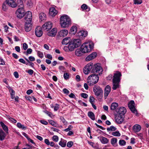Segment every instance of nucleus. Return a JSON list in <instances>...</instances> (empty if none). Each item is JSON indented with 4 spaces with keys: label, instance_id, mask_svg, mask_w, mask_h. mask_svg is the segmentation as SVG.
Listing matches in <instances>:
<instances>
[{
    "label": "nucleus",
    "instance_id": "dca6fc26",
    "mask_svg": "<svg viewBox=\"0 0 149 149\" xmlns=\"http://www.w3.org/2000/svg\"><path fill=\"white\" fill-rule=\"evenodd\" d=\"M97 55V54L95 52H93L88 56L86 58V61H90L94 58Z\"/></svg>",
    "mask_w": 149,
    "mask_h": 149
},
{
    "label": "nucleus",
    "instance_id": "0eeeda50",
    "mask_svg": "<svg viewBox=\"0 0 149 149\" xmlns=\"http://www.w3.org/2000/svg\"><path fill=\"white\" fill-rule=\"evenodd\" d=\"M93 91L95 94L97 96L102 95L103 93L102 89L97 85L94 86L93 88Z\"/></svg>",
    "mask_w": 149,
    "mask_h": 149
},
{
    "label": "nucleus",
    "instance_id": "393cba45",
    "mask_svg": "<svg viewBox=\"0 0 149 149\" xmlns=\"http://www.w3.org/2000/svg\"><path fill=\"white\" fill-rule=\"evenodd\" d=\"M71 40L70 38L66 37L62 40L61 43L62 45H66L68 43H70Z\"/></svg>",
    "mask_w": 149,
    "mask_h": 149
},
{
    "label": "nucleus",
    "instance_id": "412c9836",
    "mask_svg": "<svg viewBox=\"0 0 149 149\" xmlns=\"http://www.w3.org/2000/svg\"><path fill=\"white\" fill-rule=\"evenodd\" d=\"M111 88L109 85L106 86L104 91V97L106 99L111 91Z\"/></svg>",
    "mask_w": 149,
    "mask_h": 149
},
{
    "label": "nucleus",
    "instance_id": "774afa93",
    "mask_svg": "<svg viewBox=\"0 0 149 149\" xmlns=\"http://www.w3.org/2000/svg\"><path fill=\"white\" fill-rule=\"evenodd\" d=\"M45 143L47 145H49L50 142L47 139H45L44 140Z\"/></svg>",
    "mask_w": 149,
    "mask_h": 149
},
{
    "label": "nucleus",
    "instance_id": "39448f33",
    "mask_svg": "<svg viewBox=\"0 0 149 149\" xmlns=\"http://www.w3.org/2000/svg\"><path fill=\"white\" fill-rule=\"evenodd\" d=\"M99 79V77L97 74L93 73L88 77L87 82L89 85L92 86L96 84Z\"/></svg>",
    "mask_w": 149,
    "mask_h": 149
},
{
    "label": "nucleus",
    "instance_id": "2eb2a0df",
    "mask_svg": "<svg viewBox=\"0 0 149 149\" xmlns=\"http://www.w3.org/2000/svg\"><path fill=\"white\" fill-rule=\"evenodd\" d=\"M32 24L31 22L26 21L25 25V29L26 31L29 32L31 29Z\"/></svg>",
    "mask_w": 149,
    "mask_h": 149
},
{
    "label": "nucleus",
    "instance_id": "864d4df0",
    "mask_svg": "<svg viewBox=\"0 0 149 149\" xmlns=\"http://www.w3.org/2000/svg\"><path fill=\"white\" fill-rule=\"evenodd\" d=\"M26 4L27 5L29 6H31L33 4V3L31 0H28L27 1Z\"/></svg>",
    "mask_w": 149,
    "mask_h": 149
},
{
    "label": "nucleus",
    "instance_id": "4468645a",
    "mask_svg": "<svg viewBox=\"0 0 149 149\" xmlns=\"http://www.w3.org/2000/svg\"><path fill=\"white\" fill-rule=\"evenodd\" d=\"M115 120L117 123L121 124L123 121V116L116 114L115 116Z\"/></svg>",
    "mask_w": 149,
    "mask_h": 149
},
{
    "label": "nucleus",
    "instance_id": "5fc2aeb1",
    "mask_svg": "<svg viewBox=\"0 0 149 149\" xmlns=\"http://www.w3.org/2000/svg\"><path fill=\"white\" fill-rule=\"evenodd\" d=\"M81 97L85 99L88 96L87 94L84 93H81Z\"/></svg>",
    "mask_w": 149,
    "mask_h": 149
},
{
    "label": "nucleus",
    "instance_id": "72a5a7b5",
    "mask_svg": "<svg viewBox=\"0 0 149 149\" xmlns=\"http://www.w3.org/2000/svg\"><path fill=\"white\" fill-rule=\"evenodd\" d=\"M66 141L61 139L59 143V144L63 147H65L66 145Z\"/></svg>",
    "mask_w": 149,
    "mask_h": 149
},
{
    "label": "nucleus",
    "instance_id": "6e6552de",
    "mask_svg": "<svg viewBox=\"0 0 149 149\" xmlns=\"http://www.w3.org/2000/svg\"><path fill=\"white\" fill-rule=\"evenodd\" d=\"M52 26L53 24L51 22H48L42 25V28L44 30L48 31L52 29Z\"/></svg>",
    "mask_w": 149,
    "mask_h": 149
},
{
    "label": "nucleus",
    "instance_id": "e2e57ef3",
    "mask_svg": "<svg viewBox=\"0 0 149 149\" xmlns=\"http://www.w3.org/2000/svg\"><path fill=\"white\" fill-rule=\"evenodd\" d=\"M19 61L20 62L22 63H23V64H26V65H28L27 63H26V62L25 61V60L24 59H23L22 58H20V59H19Z\"/></svg>",
    "mask_w": 149,
    "mask_h": 149
},
{
    "label": "nucleus",
    "instance_id": "f704fd0d",
    "mask_svg": "<svg viewBox=\"0 0 149 149\" xmlns=\"http://www.w3.org/2000/svg\"><path fill=\"white\" fill-rule=\"evenodd\" d=\"M88 116L93 120H95V116L94 113L92 112H89L88 113Z\"/></svg>",
    "mask_w": 149,
    "mask_h": 149
},
{
    "label": "nucleus",
    "instance_id": "69168bd1",
    "mask_svg": "<svg viewBox=\"0 0 149 149\" xmlns=\"http://www.w3.org/2000/svg\"><path fill=\"white\" fill-rule=\"evenodd\" d=\"M44 112L47 114L49 116H50L52 115V113L51 112H49L48 111L45 110L43 111Z\"/></svg>",
    "mask_w": 149,
    "mask_h": 149
},
{
    "label": "nucleus",
    "instance_id": "c9c22d12",
    "mask_svg": "<svg viewBox=\"0 0 149 149\" xmlns=\"http://www.w3.org/2000/svg\"><path fill=\"white\" fill-rule=\"evenodd\" d=\"M49 123L51 125L54 127H57L58 126L57 123L52 120H49Z\"/></svg>",
    "mask_w": 149,
    "mask_h": 149
},
{
    "label": "nucleus",
    "instance_id": "6ab92c4d",
    "mask_svg": "<svg viewBox=\"0 0 149 149\" xmlns=\"http://www.w3.org/2000/svg\"><path fill=\"white\" fill-rule=\"evenodd\" d=\"M5 3L12 8H15L16 7V3L14 0H6Z\"/></svg>",
    "mask_w": 149,
    "mask_h": 149
},
{
    "label": "nucleus",
    "instance_id": "7ed1b4c3",
    "mask_svg": "<svg viewBox=\"0 0 149 149\" xmlns=\"http://www.w3.org/2000/svg\"><path fill=\"white\" fill-rule=\"evenodd\" d=\"M94 44L91 41L85 42L81 46V48L84 53L91 52L93 49Z\"/></svg>",
    "mask_w": 149,
    "mask_h": 149
},
{
    "label": "nucleus",
    "instance_id": "a18cd8bd",
    "mask_svg": "<svg viewBox=\"0 0 149 149\" xmlns=\"http://www.w3.org/2000/svg\"><path fill=\"white\" fill-rule=\"evenodd\" d=\"M7 118H8L11 122L14 123H16L17 122V120L14 119V118H11L10 116H7Z\"/></svg>",
    "mask_w": 149,
    "mask_h": 149
},
{
    "label": "nucleus",
    "instance_id": "f03ea898",
    "mask_svg": "<svg viewBox=\"0 0 149 149\" xmlns=\"http://www.w3.org/2000/svg\"><path fill=\"white\" fill-rule=\"evenodd\" d=\"M61 27L65 28L69 27L71 24V20L70 17L66 15L61 16L60 19Z\"/></svg>",
    "mask_w": 149,
    "mask_h": 149
},
{
    "label": "nucleus",
    "instance_id": "473e14b6",
    "mask_svg": "<svg viewBox=\"0 0 149 149\" xmlns=\"http://www.w3.org/2000/svg\"><path fill=\"white\" fill-rule=\"evenodd\" d=\"M0 124L4 131H5L6 132L8 133V127L2 122H0Z\"/></svg>",
    "mask_w": 149,
    "mask_h": 149
},
{
    "label": "nucleus",
    "instance_id": "09e8293b",
    "mask_svg": "<svg viewBox=\"0 0 149 149\" xmlns=\"http://www.w3.org/2000/svg\"><path fill=\"white\" fill-rule=\"evenodd\" d=\"M6 3L5 2L4 3L2 6V9L4 11H6L7 9V7L6 5Z\"/></svg>",
    "mask_w": 149,
    "mask_h": 149
},
{
    "label": "nucleus",
    "instance_id": "6e6d98bb",
    "mask_svg": "<svg viewBox=\"0 0 149 149\" xmlns=\"http://www.w3.org/2000/svg\"><path fill=\"white\" fill-rule=\"evenodd\" d=\"M59 105L58 104H56L54 108V111H56L59 109Z\"/></svg>",
    "mask_w": 149,
    "mask_h": 149
},
{
    "label": "nucleus",
    "instance_id": "58836bf2",
    "mask_svg": "<svg viewBox=\"0 0 149 149\" xmlns=\"http://www.w3.org/2000/svg\"><path fill=\"white\" fill-rule=\"evenodd\" d=\"M116 130V128L113 126H111L110 127H108L107 130L108 131H114Z\"/></svg>",
    "mask_w": 149,
    "mask_h": 149
},
{
    "label": "nucleus",
    "instance_id": "9d476101",
    "mask_svg": "<svg viewBox=\"0 0 149 149\" xmlns=\"http://www.w3.org/2000/svg\"><path fill=\"white\" fill-rule=\"evenodd\" d=\"M134 104V101H131L129 102L128 104V107L133 113L136 115H137V111L135 108Z\"/></svg>",
    "mask_w": 149,
    "mask_h": 149
},
{
    "label": "nucleus",
    "instance_id": "c03bdc74",
    "mask_svg": "<svg viewBox=\"0 0 149 149\" xmlns=\"http://www.w3.org/2000/svg\"><path fill=\"white\" fill-rule=\"evenodd\" d=\"M119 143L120 145L122 146L125 145L126 142L123 140H120L119 141Z\"/></svg>",
    "mask_w": 149,
    "mask_h": 149
},
{
    "label": "nucleus",
    "instance_id": "338daca9",
    "mask_svg": "<svg viewBox=\"0 0 149 149\" xmlns=\"http://www.w3.org/2000/svg\"><path fill=\"white\" fill-rule=\"evenodd\" d=\"M25 60L27 61L30 63L29 65L32 67H33L34 66V64L33 63H32L30 62V61L27 58H25Z\"/></svg>",
    "mask_w": 149,
    "mask_h": 149
},
{
    "label": "nucleus",
    "instance_id": "20e7f679",
    "mask_svg": "<svg viewBox=\"0 0 149 149\" xmlns=\"http://www.w3.org/2000/svg\"><path fill=\"white\" fill-rule=\"evenodd\" d=\"M121 73L119 71H117L114 74L113 79V86L112 88L116 90L119 87V83L121 76Z\"/></svg>",
    "mask_w": 149,
    "mask_h": 149
},
{
    "label": "nucleus",
    "instance_id": "a211bd4d",
    "mask_svg": "<svg viewBox=\"0 0 149 149\" xmlns=\"http://www.w3.org/2000/svg\"><path fill=\"white\" fill-rule=\"evenodd\" d=\"M68 33V30L65 29H63L58 32V36L60 37H64L66 36Z\"/></svg>",
    "mask_w": 149,
    "mask_h": 149
},
{
    "label": "nucleus",
    "instance_id": "f3484780",
    "mask_svg": "<svg viewBox=\"0 0 149 149\" xmlns=\"http://www.w3.org/2000/svg\"><path fill=\"white\" fill-rule=\"evenodd\" d=\"M26 16L25 17V19L26 21L31 22L32 20V15L31 13L29 11H27L25 13Z\"/></svg>",
    "mask_w": 149,
    "mask_h": 149
},
{
    "label": "nucleus",
    "instance_id": "a878e982",
    "mask_svg": "<svg viewBox=\"0 0 149 149\" xmlns=\"http://www.w3.org/2000/svg\"><path fill=\"white\" fill-rule=\"evenodd\" d=\"M98 138L99 139L102 143L107 144L109 142V140L107 138L103 136L98 137Z\"/></svg>",
    "mask_w": 149,
    "mask_h": 149
},
{
    "label": "nucleus",
    "instance_id": "4c0bfd02",
    "mask_svg": "<svg viewBox=\"0 0 149 149\" xmlns=\"http://www.w3.org/2000/svg\"><path fill=\"white\" fill-rule=\"evenodd\" d=\"M117 142V139L116 138L112 139L111 140V143L114 146H116Z\"/></svg>",
    "mask_w": 149,
    "mask_h": 149
},
{
    "label": "nucleus",
    "instance_id": "ea45409f",
    "mask_svg": "<svg viewBox=\"0 0 149 149\" xmlns=\"http://www.w3.org/2000/svg\"><path fill=\"white\" fill-rule=\"evenodd\" d=\"M10 92L11 98L13 99L15 97V91L14 90H13L12 89H11V88L10 89Z\"/></svg>",
    "mask_w": 149,
    "mask_h": 149
},
{
    "label": "nucleus",
    "instance_id": "4d7b16f0",
    "mask_svg": "<svg viewBox=\"0 0 149 149\" xmlns=\"http://www.w3.org/2000/svg\"><path fill=\"white\" fill-rule=\"evenodd\" d=\"M142 2L141 0H134V3L136 4H140Z\"/></svg>",
    "mask_w": 149,
    "mask_h": 149
},
{
    "label": "nucleus",
    "instance_id": "37998d69",
    "mask_svg": "<svg viewBox=\"0 0 149 149\" xmlns=\"http://www.w3.org/2000/svg\"><path fill=\"white\" fill-rule=\"evenodd\" d=\"M38 56L41 58H42L44 57V55L43 52L40 51H38L37 52Z\"/></svg>",
    "mask_w": 149,
    "mask_h": 149
},
{
    "label": "nucleus",
    "instance_id": "f257e3e1",
    "mask_svg": "<svg viewBox=\"0 0 149 149\" xmlns=\"http://www.w3.org/2000/svg\"><path fill=\"white\" fill-rule=\"evenodd\" d=\"M81 41L80 39H72L68 46L65 47V49L68 48L69 51H72L74 49L79 47L81 44Z\"/></svg>",
    "mask_w": 149,
    "mask_h": 149
},
{
    "label": "nucleus",
    "instance_id": "e433bc0d",
    "mask_svg": "<svg viewBox=\"0 0 149 149\" xmlns=\"http://www.w3.org/2000/svg\"><path fill=\"white\" fill-rule=\"evenodd\" d=\"M17 126L18 127L23 130H25L26 128V127L24 125H22L20 123H17Z\"/></svg>",
    "mask_w": 149,
    "mask_h": 149
},
{
    "label": "nucleus",
    "instance_id": "13d9d810",
    "mask_svg": "<svg viewBox=\"0 0 149 149\" xmlns=\"http://www.w3.org/2000/svg\"><path fill=\"white\" fill-rule=\"evenodd\" d=\"M73 143L72 141H69L67 143V146L68 147L70 148L72 146Z\"/></svg>",
    "mask_w": 149,
    "mask_h": 149
},
{
    "label": "nucleus",
    "instance_id": "49530a36",
    "mask_svg": "<svg viewBox=\"0 0 149 149\" xmlns=\"http://www.w3.org/2000/svg\"><path fill=\"white\" fill-rule=\"evenodd\" d=\"M60 118L65 125H66L67 124V122L66 121L65 119L63 117L61 116Z\"/></svg>",
    "mask_w": 149,
    "mask_h": 149
},
{
    "label": "nucleus",
    "instance_id": "5701e85b",
    "mask_svg": "<svg viewBox=\"0 0 149 149\" xmlns=\"http://www.w3.org/2000/svg\"><path fill=\"white\" fill-rule=\"evenodd\" d=\"M78 35L80 38H82L83 37H85L87 35V31H81L78 33Z\"/></svg>",
    "mask_w": 149,
    "mask_h": 149
},
{
    "label": "nucleus",
    "instance_id": "ddd939ff",
    "mask_svg": "<svg viewBox=\"0 0 149 149\" xmlns=\"http://www.w3.org/2000/svg\"><path fill=\"white\" fill-rule=\"evenodd\" d=\"M116 111L117 113V114H118L123 116V115L127 111L125 107H121L116 109Z\"/></svg>",
    "mask_w": 149,
    "mask_h": 149
},
{
    "label": "nucleus",
    "instance_id": "bb28decb",
    "mask_svg": "<svg viewBox=\"0 0 149 149\" xmlns=\"http://www.w3.org/2000/svg\"><path fill=\"white\" fill-rule=\"evenodd\" d=\"M141 129V127L139 125L136 124L134 125L133 127V130L135 132H139Z\"/></svg>",
    "mask_w": 149,
    "mask_h": 149
},
{
    "label": "nucleus",
    "instance_id": "aec40b11",
    "mask_svg": "<svg viewBox=\"0 0 149 149\" xmlns=\"http://www.w3.org/2000/svg\"><path fill=\"white\" fill-rule=\"evenodd\" d=\"M57 12L54 7L50 8L49 10V14L52 17L55 16L57 14Z\"/></svg>",
    "mask_w": 149,
    "mask_h": 149
},
{
    "label": "nucleus",
    "instance_id": "c756f323",
    "mask_svg": "<svg viewBox=\"0 0 149 149\" xmlns=\"http://www.w3.org/2000/svg\"><path fill=\"white\" fill-rule=\"evenodd\" d=\"M5 133L2 130H0V140L2 141L6 137Z\"/></svg>",
    "mask_w": 149,
    "mask_h": 149
},
{
    "label": "nucleus",
    "instance_id": "4be33fe9",
    "mask_svg": "<svg viewBox=\"0 0 149 149\" xmlns=\"http://www.w3.org/2000/svg\"><path fill=\"white\" fill-rule=\"evenodd\" d=\"M57 31V29L56 28H54L50 31L48 32L47 35L50 36H54L56 34Z\"/></svg>",
    "mask_w": 149,
    "mask_h": 149
},
{
    "label": "nucleus",
    "instance_id": "c85d7f7f",
    "mask_svg": "<svg viewBox=\"0 0 149 149\" xmlns=\"http://www.w3.org/2000/svg\"><path fill=\"white\" fill-rule=\"evenodd\" d=\"M39 17L41 21L45 20L46 18V16L45 14L42 13L40 14Z\"/></svg>",
    "mask_w": 149,
    "mask_h": 149
},
{
    "label": "nucleus",
    "instance_id": "bf43d9fd",
    "mask_svg": "<svg viewBox=\"0 0 149 149\" xmlns=\"http://www.w3.org/2000/svg\"><path fill=\"white\" fill-rule=\"evenodd\" d=\"M28 47V45L26 43H24L23 44V48L24 50H26Z\"/></svg>",
    "mask_w": 149,
    "mask_h": 149
},
{
    "label": "nucleus",
    "instance_id": "680f3d73",
    "mask_svg": "<svg viewBox=\"0 0 149 149\" xmlns=\"http://www.w3.org/2000/svg\"><path fill=\"white\" fill-rule=\"evenodd\" d=\"M95 100L94 98L92 96H91L90 97L89 101L91 104L93 103Z\"/></svg>",
    "mask_w": 149,
    "mask_h": 149
},
{
    "label": "nucleus",
    "instance_id": "9b49d317",
    "mask_svg": "<svg viewBox=\"0 0 149 149\" xmlns=\"http://www.w3.org/2000/svg\"><path fill=\"white\" fill-rule=\"evenodd\" d=\"M16 14L18 18H22L24 16L25 14L24 8H18L16 12Z\"/></svg>",
    "mask_w": 149,
    "mask_h": 149
},
{
    "label": "nucleus",
    "instance_id": "3c124183",
    "mask_svg": "<svg viewBox=\"0 0 149 149\" xmlns=\"http://www.w3.org/2000/svg\"><path fill=\"white\" fill-rule=\"evenodd\" d=\"M25 97L26 99L29 101H31L32 100V97L30 96L26 95L25 96Z\"/></svg>",
    "mask_w": 149,
    "mask_h": 149
},
{
    "label": "nucleus",
    "instance_id": "2f4dec72",
    "mask_svg": "<svg viewBox=\"0 0 149 149\" xmlns=\"http://www.w3.org/2000/svg\"><path fill=\"white\" fill-rule=\"evenodd\" d=\"M77 28L75 26H72L70 29V33L72 34H75L77 31Z\"/></svg>",
    "mask_w": 149,
    "mask_h": 149
},
{
    "label": "nucleus",
    "instance_id": "de8ad7c7",
    "mask_svg": "<svg viewBox=\"0 0 149 149\" xmlns=\"http://www.w3.org/2000/svg\"><path fill=\"white\" fill-rule=\"evenodd\" d=\"M32 52V49L31 48H29L27 49L26 52L25 53V54L26 55H28V54H31Z\"/></svg>",
    "mask_w": 149,
    "mask_h": 149
},
{
    "label": "nucleus",
    "instance_id": "1a4fd4ad",
    "mask_svg": "<svg viewBox=\"0 0 149 149\" xmlns=\"http://www.w3.org/2000/svg\"><path fill=\"white\" fill-rule=\"evenodd\" d=\"M93 65L92 63H90L85 66L83 69V72L85 74H87L90 73L91 70H92Z\"/></svg>",
    "mask_w": 149,
    "mask_h": 149
},
{
    "label": "nucleus",
    "instance_id": "a19ab883",
    "mask_svg": "<svg viewBox=\"0 0 149 149\" xmlns=\"http://www.w3.org/2000/svg\"><path fill=\"white\" fill-rule=\"evenodd\" d=\"M59 139L58 137V136L56 135L52 137V140L54 141L55 142H57Z\"/></svg>",
    "mask_w": 149,
    "mask_h": 149
},
{
    "label": "nucleus",
    "instance_id": "0e129e2a",
    "mask_svg": "<svg viewBox=\"0 0 149 149\" xmlns=\"http://www.w3.org/2000/svg\"><path fill=\"white\" fill-rule=\"evenodd\" d=\"M63 91L64 93L66 94H68L69 93V91L66 88H64L63 89Z\"/></svg>",
    "mask_w": 149,
    "mask_h": 149
},
{
    "label": "nucleus",
    "instance_id": "603ef678",
    "mask_svg": "<svg viewBox=\"0 0 149 149\" xmlns=\"http://www.w3.org/2000/svg\"><path fill=\"white\" fill-rule=\"evenodd\" d=\"M64 79L65 80H67L69 78V74L68 73H64L63 75Z\"/></svg>",
    "mask_w": 149,
    "mask_h": 149
},
{
    "label": "nucleus",
    "instance_id": "79ce46f5",
    "mask_svg": "<svg viewBox=\"0 0 149 149\" xmlns=\"http://www.w3.org/2000/svg\"><path fill=\"white\" fill-rule=\"evenodd\" d=\"M112 135L113 136H120V134L118 131L113 132L112 133Z\"/></svg>",
    "mask_w": 149,
    "mask_h": 149
},
{
    "label": "nucleus",
    "instance_id": "8fccbe9b",
    "mask_svg": "<svg viewBox=\"0 0 149 149\" xmlns=\"http://www.w3.org/2000/svg\"><path fill=\"white\" fill-rule=\"evenodd\" d=\"M81 8L83 10H86L88 9V6L85 4H83L81 6Z\"/></svg>",
    "mask_w": 149,
    "mask_h": 149
},
{
    "label": "nucleus",
    "instance_id": "cd10ccee",
    "mask_svg": "<svg viewBox=\"0 0 149 149\" xmlns=\"http://www.w3.org/2000/svg\"><path fill=\"white\" fill-rule=\"evenodd\" d=\"M17 6H18V8H24V5L23 2L21 0H17V3H16Z\"/></svg>",
    "mask_w": 149,
    "mask_h": 149
},
{
    "label": "nucleus",
    "instance_id": "b1692460",
    "mask_svg": "<svg viewBox=\"0 0 149 149\" xmlns=\"http://www.w3.org/2000/svg\"><path fill=\"white\" fill-rule=\"evenodd\" d=\"M80 47L79 49H77L76 50L75 52V54L76 56H81L84 53V52L82 51Z\"/></svg>",
    "mask_w": 149,
    "mask_h": 149
},
{
    "label": "nucleus",
    "instance_id": "f8f14e48",
    "mask_svg": "<svg viewBox=\"0 0 149 149\" xmlns=\"http://www.w3.org/2000/svg\"><path fill=\"white\" fill-rule=\"evenodd\" d=\"M43 33L42 28L40 26H37L35 30L36 35L38 37H41Z\"/></svg>",
    "mask_w": 149,
    "mask_h": 149
},
{
    "label": "nucleus",
    "instance_id": "423d86ee",
    "mask_svg": "<svg viewBox=\"0 0 149 149\" xmlns=\"http://www.w3.org/2000/svg\"><path fill=\"white\" fill-rule=\"evenodd\" d=\"M103 69L99 64H97L93 65L91 72L94 74L97 75H100L102 74Z\"/></svg>",
    "mask_w": 149,
    "mask_h": 149
},
{
    "label": "nucleus",
    "instance_id": "052dcab7",
    "mask_svg": "<svg viewBox=\"0 0 149 149\" xmlns=\"http://www.w3.org/2000/svg\"><path fill=\"white\" fill-rule=\"evenodd\" d=\"M58 68L62 72H64L65 69L64 67L62 65L59 66Z\"/></svg>",
    "mask_w": 149,
    "mask_h": 149
},
{
    "label": "nucleus",
    "instance_id": "7c9ffc66",
    "mask_svg": "<svg viewBox=\"0 0 149 149\" xmlns=\"http://www.w3.org/2000/svg\"><path fill=\"white\" fill-rule=\"evenodd\" d=\"M118 103L116 102H113L112 103L111 105L110 108L111 110H114L115 109L116 110V108L118 107Z\"/></svg>",
    "mask_w": 149,
    "mask_h": 149
}]
</instances>
